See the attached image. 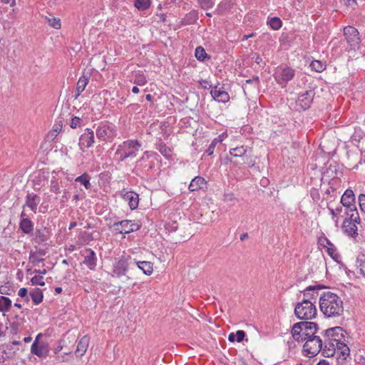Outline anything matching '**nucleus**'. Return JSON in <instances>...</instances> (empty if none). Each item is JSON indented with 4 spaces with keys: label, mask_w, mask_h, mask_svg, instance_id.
<instances>
[{
    "label": "nucleus",
    "mask_w": 365,
    "mask_h": 365,
    "mask_svg": "<svg viewBox=\"0 0 365 365\" xmlns=\"http://www.w3.org/2000/svg\"><path fill=\"white\" fill-rule=\"evenodd\" d=\"M30 296L31 297L33 302L35 304H39L43 301V292L41 289H40L39 288L33 289L30 292Z\"/></svg>",
    "instance_id": "nucleus-28"
},
{
    "label": "nucleus",
    "mask_w": 365,
    "mask_h": 365,
    "mask_svg": "<svg viewBox=\"0 0 365 365\" xmlns=\"http://www.w3.org/2000/svg\"><path fill=\"white\" fill-rule=\"evenodd\" d=\"M15 354V351L11 345L4 344L0 346V363L12 358Z\"/></svg>",
    "instance_id": "nucleus-19"
},
{
    "label": "nucleus",
    "mask_w": 365,
    "mask_h": 365,
    "mask_svg": "<svg viewBox=\"0 0 365 365\" xmlns=\"http://www.w3.org/2000/svg\"><path fill=\"white\" fill-rule=\"evenodd\" d=\"M75 181L83 185L87 190L91 188L90 178L87 173L78 176L75 179Z\"/></svg>",
    "instance_id": "nucleus-33"
},
{
    "label": "nucleus",
    "mask_w": 365,
    "mask_h": 365,
    "mask_svg": "<svg viewBox=\"0 0 365 365\" xmlns=\"http://www.w3.org/2000/svg\"><path fill=\"white\" fill-rule=\"evenodd\" d=\"M247 150L246 147L241 145L235 148H232L230 151V153L234 157H242L245 155Z\"/></svg>",
    "instance_id": "nucleus-35"
},
{
    "label": "nucleus",
    "mask_w": 365,
    "mask_h": 365,
    "mask_svg": "<svg viewBox=\"0 0 365 365\" xmlns=\"http://www.w3.org/2000/svg\"><path fill=\"white\" fill-rule=\"evenodd\" d=\"M318 328L317 324L311 322H302L296 323L292 329V335L294 339H299V332L304 335V340L316 335Z\"/></svg>",
    "instance_id": "nucleus-4"
},
{
    "label": "nucleus",
    "mask_w": 365,
    "mask_h": 365,
    "mask_svg": "<svg viewBox=\"0 0 365 365\" xmlns=\"http://www.w3.org/2000/svg\"><path fill=\"white\" fill-rule=\"evenodd\" d=\"M359 270L360 272L365 276V258L364 260H363L361 264H359Z\"/></svg>",
    "instance_id": "nucleus-56"
},
{
    "label": "nucleus",
    "mask_w": 365,
    "mask_h": 365,
    "mask_svg": "<svg viewBox=\"0 0 365 365\" xmlns=\"http://www.w3.org/2000/svg\"><path fill=\"white\" fill-rule=\"evenodd\" d=\"M319 308L324 316L329 318L337 317L344 313L342 299L330 291L323 292L320 294Z\"/></svg>",
    "instance_id": "nucleus-1"
},
{
    "label": "nucleus",
    "mask_w": 365,
    "mask_h": 365,
    "mask_svg": "<svg viewBox=\"0 0 365 365\" xmlns=\"http://www.w3.org/2000/svg\"><path fill=\"white\" fill-rule=\"evenodd\" d=\"M235 334L234 333H230L228 336V340L231 342H233L235 341Z\"/></svg>",
    "instance_id": "nucleus-59"
},
{
    "label": "nucleus",
    "mask_w": 365,
    "mask_h": 365,
    "mask_svg": "<svg viewBox=\"0 0 365 365\" xmlns=\"http://www.w3.org/2000/svg\"><path fill=\"white\" fill-rule=\"evenodd\" d=\"M94 143V133L90 128H86L81 135L79 140V145L82 148H90Z\"/></svg>",
    "instance_id": "nucleus-17"
},
{
    "label": "nucleus",
    "mask_w": 365,
    "mask_h": 365,
    "mask_svg": "<svg viewBox=\"0 0 365 365\" xmlns=\"http://www.w3.org/2000/svg\"><path fill=\"white\" fill-rule=\"evenodd\" d=\"M223 200L226 202L235 203L237 201V199L235 197V195L233 192H225V194H224Z\"/></svg>",
    "instance_id": "nucleus-44"
},
{
    "label": "nucleus",
    "mask_w": 365,
    "mask_h": 365,
    "mask_svg": "<svg viewBox=\"0 0 365 365\" xmlns=\"http://www.w3.org/2000/svg\"><path fill=\"white\" fill-rule=\"evenodd\" d=\"M296 341H304V335L303 334L302 332H299V339H295Z\"/></svg>",
    "instance_id": "nucleus-60"
},
{
    "label": "nucleus",
    "mask_w": 365,
    "mask_h": 365,
    "mask_svg": "<svg viewBox=\"0 0 365 365\" xmlns=\"http://www.w3.org/2000/svg\"><path fill=\"white\" fill-rule=\"evenodd\" d=\"M31 283L32 285L43 286L45 284L43 277L41 275H36L33 277L31 279Z\"/></svg>",
    "instance_id": "nucleus-42"
},
{
    "label": "nucleus",
    "mask_w": 365,
    "mask_h": 365,
    "mask_svg": "<svg viewBox=\"0 0 365 365\" xmlns=\"http://www.w3.org/2000/svg\"><path fill=\"white\" fill-rule=\"evenodd\" d=\"M40 202V198L36 195L28 194L26 197V205L36 212L37 205Z\"/></svg>",
    "instance_id": "nucleus-24"
},
{
    "label": "nucleus",
    "mask_w": 365,
    "mask_h": 365,
    "mask_svg": "<svg viewBox=\"0 0 365 365\" xmlns=\"http://www.w3.org/2000/svg\"><path fill=\"white\" fill-rule=\"evenodd\" d=\"M141 144L136 140H128L119 145L115 155L120 156V160L123 161L128 158L135 157L140 150Z\"/></svg>",
    "instance_id": "nucleus-2"
},
{
    "label": "nucleus",
    "mask_w": 365,
    "mask_h": 365,
    "mask_svg": "<svg viewBox=\"0 0 365 365\" xmlns=\"http://www.w3.org/2000/svg\"><path fill=\"white\" fill-rule=\"evenodd\" d=\"M195 57L199 61H204L207 57V53L202 46H197L195 49Z\"/></svg>",
    "instance_id": "nucleus-39"
},
{
    "label": "nucleus",
    "mask_w": 365,
    "mask_h": 365,
    "mask_svg": "<svg viewBox=\"0 0 365 365\" xmlns=\"http://www.w3.org/2000/svg\"><path fill=\"white\" fill-rule=\"evenodd\" d=\"M294 314L299 319H312L317 315V308L314 305V302L307 299H303L302 302L296 304Z\"/></svg>",
    "instance_id": "nucleus-3"
},
{
    "label": "nucleus",
    "mask_w": 365,
    "mask_h": 365,
    "mask_svg": "<svg viewBox=\"0 0 365 365\" xmlns=\"http://www.w3.org/2000/svg\"><path fill=\"white\" fill-rule=\"evenodd\" d=\"M344 34L346 37L347 43L350 46L351 48L354 49L355 47H356L359 44V34L356 28L351 26H346L344 29Z\"/></svg>",
    "instance_id": "nucleus-12"
},
{
    "label": "nucleus",
    "mask_w": 365,
    "mask_h": 365,
    "mask_svg": "<svg viewBox=\"0 0 365 365\" xmlns=\"http://www.w3.org/2000/svg\"><path fill=\"white\" fill-rule=\"evenodd\" d=\"M341 203L346 207V213H351V211L358 212L355 203V195L353 190L347 189L341 198Z\"/></svg>",
    "instance_id": "nucleus-13"
},
{
    "label": "nucleus",
    "mask_w": 365,
    "mask_h": 365,
    "mask_svg": "<svg viewBox=\"0 0 365 365\" xmlns=\"http://www.w3.org/2000/svg\"><path fill=\"white\" fill-rule=\"evenodd\" d=\"M85 252L86 255L83 262L91 269H93L96 264V253L91 249L86 250Z\"/></svg>",
    "instance_id": "nucleus-22"
},
{
    "label": "nucleus",
    "mask_w": 365,
    "mask_h": 365,
    "mask_svg": "<svg viewBox=\"0 0 365 365\" xmlns=\"http://www.w3.org/2000/svg\"><path fill=\"white\" fill-rule=\"evenodd\" d=\"M133 83L138 86H144L147 83V79L143 73H137L135 75Z\"/></svg>",
    "instance_id": "nucleus-38"
},
{
    "label": "nucleus",
    "mask_w": 365,
    "mask_h": 365,
    "mask_svg": "<svg viewBox=\"0 0 365 365\" xmlns=\"http://www.w3.org/2000/svg\"><path fill=\"white\" fill-rule=\"evenodd\" d=\"M344 330L339 327L328 329L322 334L324 337V349H327L328 344L332 343L333 340L336 342L341 341L344 339ZM333 344H335L333 342Z\"/></svg>",
    "instance_id": "nucleus-8"
},
{
    "label": "nucleus",
    "mask_w": 365,
    "mask_h": 365,
    "mask_svg": "<svg viewBox=\"0 0 365 365\" xmlns=\"http://www.w3.org/2000/svg\"><path fill=\"white\" fill-rule=\"evenodd\" d=\"M324 287L321 285H315V286H309L303 291V295L304 297V299H307L310 302L312 300H316L317 297L319 296L322 293H319V291L323 289Z\"/></svg>",
    "instance_id": "nucleus-15"
},
{
    "label": "nucleus",
    "mask_w": 365,
    "mask_h": 365,
    "mask_svg": "<svg viewBox=\"0 0 365 365\" xmlns=\"http://www.w3.org/2000/svg\"><path fill=\"white\" fill-rule=\"evenodd\" d=\"M51 190L56 193L60 192V188L56 182H52L51 186Z\"/></svg>",
    "instance_id": "nucleus-53"
},
{
    "label": "nucleus",
    "mask_w": 365,
    "mask_h": 365,
    "mask_svg": "<svg viewBox=\"0 0 365 365\" xmlns=\"http://www.w3.org/2000/svg\"><path fill=\"white\" fill-rule=\"evenodd\" d=\"M127 270V265L125 262L123 260H120L118 262L117 266L115 267V272L117 275H120V274H125Z\"/></svg>",
    "instance_id": "nucleus-37"
},
{
    "label": "nucleus",
    "mask_w": 365,
    "mask_h": 365,
    "mask_svg": "<svg viewBox=\"0 0 365 365\" xmlns=\"http://www.w3.org/2000/svg\"><path fill=\"white\" fill-rule=\"evenodd\" d=\"M314 92L313 91H307L304 93L300 95L298 97V100L297 101V105L299 106L303 110H306L308 108L314 98Z\"/></svg>",
    "instance_id": "nucleus-16"
},
{
    "label": "nucleus",
    "mask_w": 365,
    "mask_h": 365,
    "mask_svg": "<svg viewBox=\"0 0 365 365\" xmlns=\"http://www.w3.org/2000/svg\"><path fill=\"white\" fill-rule=\"evenodd\" d=\"M114 226L116 227V230H118L120 233L125 234L136 231L140 227L138 223H135L131 220H123L121 222L115 223Z\"/></svg>",
    "instance_id": "nucleus-14"
},
{
    "label": "nucleus",
    "mask_w": 365,
    "mask_h": 365,
    "mask_svg": "<svg viewBox=\"0 0 365 365\" xmlns=\"http://www.w3.org/2000/svg\"><path fill=\"white\" fill-rule=\"evenodd\" d=\"M235 336H236L237 341L241 342L245 336V333L242 330H239L236 332Z\"/></svg>",
    "instance_id": "nucleus-50"
},
{
    "label": "nucleus",
    "mask_w": 365,
    "mask_h": 365,
    "mask_svg": "<svg viewBox=\"0 0 365 365\" xmlns=\"http://www.w3.org/2000/svg\"><path fill=\"white\" fill-rule=\"evenodd\" d=\"M269 24L274 30H277L282 26V21L277 17H273L269 21Z\"/></svg>",
    "instance_id": "nucleus-40"
},
{
    "label": "nucleus",
    "mask_w": 365,
    "mask_h": 365,
    "mask_svg": "<svg viewBox=\"0 0 365 365\" xmlns=\"http://www.w3.org/2000/svg\"><path fill=\"white\" fill-rule=\"evenodd\" d=\"M247 237H248V234H247V232L243 233V234H242V235H240V240H241L242 241H243L244 240H245V239H246V238H247Z\"/></svg>",
    "instance_id": "nucleus-62"
},
{
    "label": "nucleus",
    "mask_w": 365,
    "mask_h": 365,
    "mask_svg": "<svg viewBox=\"0 0 365 365\" xmlns=\"http://www.w3.org/2000/svg\"><path fill=\"white\" fill-rule=\"evenodd\" d=\"M21 230L26 234L31 233L34 230L32 222L28 218L21 219L19 224Z\"/></svg>",
    "instance_id": "nucleus-27"
},
{
    "label": "nucleus",
    "mask_w": 365,
    "mask_h": 365,
    "mask_svg": "<svg viewBox=\"0 0 365 365\" xmlns=\"http://www.w3.org/2000/svg\"><path fill=\"white\" fill-rule=\"evenodd\" d=\"M201 7L204 9H208L213 5L212 0H198Z\"/></svg>",
    "instance_id": "nucleus-46"
},
{
    "label": "nucleus",
    "mask_w": 365,
    "mask_h": 365,
    "mask_svg": "<svg viewBox=\"0 0 365 365\" xmlns=\"http://www.w3.org/2000/svg\"><path fill=\"white\" fill-rule=\"evenodd\" d=\"M252 80H253L254 83H255L256 84H258L259 83V78L258 76H254Z\"/></svg>",
    "instance_id": "nucleus-64"
},
{
    "label": "nucleus",
    "mask_w": 365,
    "mask_h": 365,
    "mask_svg": "<svg viewBox=\"0 0 365 365\" xmlns=\"http://www.w3.org/2000/svg\"><path fill=\"white\" fill-rule=\"evenodd\" d=\"M89 81V77L86 76H82L77 82L76 86V98L79 96V95L85 90L88 83Z\"/></svg>",
    "instance_id": "nucleus-26"
},
{
    "label": "nucleus",
    "mask_w": 365,
    "mask_h": 365,
    "mask_svg": "<svg viewBox=\"0 0 365 365\" xmlns=\"http://www.w3.org/2000/svg\"><path fill=\"white\" fill-rule=\"evenodd\" d=\"M358 200L361 210L365 213V195L360 194Z\"/></svg>",
    "instance_id": "nucleus-47"
},
{
    "label": "nucleus",
    "mask_w": 365,
    "mask_h": 365,
    "mask_svg": "<svg viewBox=\"0 0 365 365\" xmlns=\"http://www.w3.org/2000/svg\"><path fill=\"white\" fill-rule=\"evenodd\" d=\"M11 307V301L9 298L6 297H1L0 298V312H7Z\"/></svg>",
    "instance_id": "nucleus-32"
},
{
    "label": "nucleus",
    "mask_w": 365,
    "mask_h": 365,
    "mask_svg": "<svg viewBox=\"0 0 365 365\" xmlns=\"http://www.w3.org/2000/svg\"><path fill=\"white\" fill-rule=\"evenodd\" d=\"M346 215L342 225V229L349 236L354 237L358 235L356 224L360 222L359 213L351 211V213H346Z\"/></svg>",
    "instance_id": "nucleus-6"
},
{
    "label": "nucleus",
    "mask_w": 365,
    "mask_h": 365,
    "mask_svg": "<svg viewBox=\"0 0 365 365\" xmlns=\"http://www.w3.org/2000/svg\"><path fill=\"white\" fill-rule=\"evenodd\" d=\"M27 294H28V290L26 288H21L18 292V295L21 297L26 298V302H28L29 300Z\"/></svg>",
    "instance_id": "nucleus-49"
},
{
    "label": "nucleus",
    "mask_w": 365,
    "mask_h": 365,
    "mask_svg": "<svg viewBox=\"0 0 365 365\" xmlns=\"http://www.w3.org/2000/svg\"><path fill=\"white\" fill-rule=\"evenodd\" d=\"M43 255V252L31 253L29 255V261L34 265L37 266L43 259L41 257Z\"/></svg>",
    "instance_id": "nucleus-30"
},
{
    "label": "nucleus",
    "mask_w": 365,
    "mask_h": 365,
    "mask_svg": "<svg viewBox=\"0 0 365 365\" xmlns=\"http://www.w3.org/2000/svg\"><path fill=\"white\" fill-rule=\"evenodd\" d=\"M42 336L41 334H38L36 337L31 347V352L41 358H46L49 353L48 345L46 343L38 342L39 339Z\"/></svg>",
    "instance_id": "nucleus-9"
},
{
    "label": "nucleus",
    "mask_w": 365,
    "mask_h": 365,
    "mask_svg": "<svg viewBox=\"0 0 365 365\" xmlns=\"http://www.w3.org/2000/svg\"><path fill=\"white\" fill-rule=\"evenodd\" d=\"M317 365H329V364L326 360H322Z\"/></svg>",
    "instance_id": "nucleus-61"
},
{
    "label": "nucleus",
    "mask_w": 365,
    "mask_h": 365,
    "mask_svg": "<svg viewBox=\"0 0 365 365\" xmlns=\"http://www.w3.org/2000/svg\"><path fill=\"white\" fill-rule=\"evenodd\" d=\"M132 92L133 93H138L139 92V88L137 86H134L132 88Z\"/></svg>",
    "instance_id": "nucleus-63"
},
{
    "label": "nucleus",
    "mask_w": 365,
    "mask_h": 365,
    "mask_svg": "<svg viewBox=\"0 0 365 365\" xmlns=\"http://www.w3.org/2000/svg\"><path fill=\"white\" fill-rule=\"evenodd\" d=\"M138 267L141 269L144 274L150 275L153 271V263L148 261L137 262Z\"/></svg>",
    "instance_id": "nucleus-25"
},
{
    "label": "nucleus",
    "mask_w": 365,
    "mask_h": 365,
    "mask_svg": "<svg viewBox=\"0 0 365 365\" xmlns=\"http://www.w3.org/2000/svg\"><path fill=\"white\" fill-rule=\"evenodd\" d=\"M157 149L163 156H165L167 158L170 157L172 155L171 148L168 147L165 143L162 142L158 144Z\"/></svg>",
    "instance_id": "nucleus-31"
},
{
    "label": "nucleus",
    "mask_w": 365,
    "mask_h": 365,
    "mask_svg": "<svg viewBox=\"0 0 365 365\" xmlns=\"http://www.w3.org/2000/svg\"><path fill=\"white\" fill-rule=\"evenodd\" d=\"M150 153L148 151H145L143 153V155H142V157L140 158V159L139 160V162L148 159L150 158Z\"/></svg>",
    "instance_id": "nucleus-57"
},
{
    "label": "nucleus",
    "mask_w": 365,
    "mask_h": 365,
    "mask_svg": "<svg viewBox=\"0 0 365 365\" xmlns=\"http://www.w3.org/2000/svg\"><path fill=\"white\" fill-rule=\"evenodd\" d=\"M36 239L38 242H45L48 239V230L46 227L36 231Z\"/></svg>",
    "instance_id": "nucleus-29"
},
{
    "label": "nucleus",
    "mask_w": 365,
    "mask_h": 365,
    "mask_svg": "<svg viewBox=\"0 0 365 365\" xmlns=\"http://www.w3.org/2000/svg\"><path fill=\"white\" fill-rule=\"evenodd\" d=\"M34 273H38V275H41V276H42L43 274H46V269H42V270H40V269L37 270V269H35V270L34 271Z\"/></svg>",
    "instance_id": "nucleus-58"
},
{
    "label": "nucleus",
    "mask_w": 365,
    "mask_h": 365,
    "mask_svg": "<svg viewBox=\"0 0 365 365\" xmlns=\"http://www.w3.org/2000/svg\"><path fill=\"white\" fill-rule=\"evenodd\" d=\"M96 134L100 141L110 140L115 135L113 126L107 124L99 125L96 129Z\"/></svg>",
    "instance_id": "nucleus-11"
},
{
    "label": "nucleus",
    "mask_w": 365,
    "mask_h": 365,
    "mask_svg": "<svg viewBox=\"0 0 365 365\" xmlns=\"http://www.w3.org/2000/svg\"><path fill=\"white\" fill-rule=\"evenodd\" d=\"M62 125H63V123H62V120L60 119L58 121H57L54 124V125L53 127V130H54L58 133H59L61 131Z\"/></svg>",
    "instance_id": "nucleus-51"
},
{
    "label": "nucleus",
    "mask_w": 365,
    "mask_h": 365,
    "mask_svg": "<svg viewBox=\"0 0 365 365\" xmlns=\"http://www.w3.org/2000/svg\"><path fill=\"white\" fill-rule=\"evenodd\" d=\"M125 200L128 201L130 208L135 210L138 206V195L133 192H125L123 194Z\"/></svg>",
    "instance_id": "nucleus-21"
},
{
    "label": "nucleus",
    "mask_w": 365,
    "mask_h": 365,
    "mask_svg": "<svg viewBox=\"0 0 365 365\" xmlns=\"http://www.w3.org/2000/svg\"><path fill=\"white\" fill-rule=\"evenodd\" d=\"M222 142V139H214L211 144L210 145L209 148L205 151L207 155H211L214 152L216 145Z\"/></svg>",
    "instance_id": "nucleus-41"
},
{
    "label": "nucleus",
    "mask_w": 365,
    "mask_h": 365,
    "mask_svg": "<svg viewBox=\"0 0 365 365\" xmlns=\"http://www.w3.org/2000/svg\"><path fill=\"white\" fill-rule=\"evenodd\" d=\"M151 0H134V6L141 11L148 9L150 6Z\"/></svg>",
    "instance_id": "nucleus-34"
},
{
    "label": "nucleus",
    "mask_w": 365,
    "mask_h": 365,
    "mask_svg": "<svg viewBox=\"0 0 365 365\" xmlns=\"http://www.w3.org/2000/svg\"><path fill=\"white\" fill-rule=\"evenodd\" d=\"M333 343L328 344V346H327V349H324L322 351V354L326 357H331L334 356L335 354L337 355H342L343 356L346 357L349 354V347L343 342L341 340V341L336 342L334 340H333Z\"/></svg>",
    "instance_id": "nucleus-7"
},
{
    "label": "nucleus",
    "mask_w": 365,
    "mask_h": 365,
    "mask_svg": "<svg viewBox=\"0 0 365 365\" xmlns=\"http://www.w3.org/2000/svg\"><path fill=\"white\" fill-rule=\"evenodd\" d=\"M304 341L303 351L307 356L310 355V356H312L317 355L319 351L322 352L324 346L323 336L315 335Z\"/></svg>",
    "instance_id": "nucleus-5"
},
{
    "label": "nucleus",
    "mask_w": 365,
    "mask_h": 365,
    "mask_svg": "<svg viewBox=\"0 0 365 365\" xmlns=\"http://www.w3.org/2000/svg\"><path fill=\"white\" fill-rule=\"evenodd\" d=\"M67 356H70L71 357L73 356L72 351L70 349H68L66 352H64L63 354H60L57 356V360L60 362H66L68 361V359L66 357Z\"/></svg>",
    "instance_id": "nucleus-43"
},
{
    "label": "nucleus",
    "mask_w": 365,
    "mask_h": 365,
    "mask_svg": "<svg viewBox=\"0 0 365 365\" xmlns=\"http://www.w3.org/2000/svg\"><path fill=\"white\" fill-rule=\"evenodd\" d=\"M210 94L215 101L221 103H226L230 99V96L227 92L224 91L222 88L215 86L212 88Z\"/></svg>",
    "instance_id": "nucleus-18"
},
{
    "label": "nucleus",
    "mask_w": 365,
    "mask_h": 365,
    "mask_svg": "<svg viewBox=\"0 0 365 365\" xmlns=\"http://www.w3.org/2000/svg\"><path fill=\"white\" fill-rule=\"evenodd\" d=\"M58 133L56 131H55L54 130H51L48 133V135H47V138L49 139V140H54L56 136L58 135Z\"/></svg>",
    "instance_id": "nucleus-54"
},
{
    "label": "nucleus",
    "mask_w": 365,
    "mask_h": 365,
    "mask_svg": "<svg viewBox=\"0 0 365 365\" xmlns=\"http://www.w3.org/2000/svg\"><path fill=\"white\" fill-rule=\"evenodd\" d=\"M64 347H67L66 340L63 339L59 342V344L55 348L54 353L58 354Z\"/></svg>",
    "instance_id": "nucleus-48"
},
{
    "label": "nucleus",
    "mask_w": 365,
    "mask_h": 365,
    "mask_svg": "<svg viewBox=\"0 0 365 365\" xmlns=\"http://www.w3.org/2000/svg\"><path fill=\"white\" fill-rule=\"evenodd\" d=\"M294 76V71L289 67H278L274 73V78L279 84L287 83Z\"/></svg>",
    "instance_id": "nucleus-10"
},
{
    "label": "nucleus",
    "mask_w": 365,
    "mask_h": 365,
    "mask_svg": "<svg viewBox=\"0 0 365 365\" xmlns=\"http://www.w3.org/2000/svg\"><path fill=\"white\" fill-rule=\"evenodd\" d=\"M344 2L345 5L351 6V8H354L356 4V0H344Z\"/></svg>",
    "instance_id": "nucleus-55"
},
{
    "label": "nucleus",
    "mask_w": 365,
    "mask_h": 365,
    "mask_svg": "<svg viewBox=\"0 0 365 365\" xmlns=\"http://www.w3.org/2000/svg\"><path fill=\"white\" fill-rule=\"evenodd\" d=\"M205 184L206 182L203 178L200 176L195 177L192 180L189 185V190L192 192L198 190L202 188Z\"/></svg>",
    "instance_id": "nucleus-23"
},
{
    "label": "nucleus",
    "mask_w": 365,
    "mask_h": 365,
    "mask_svg": "<svg viewBox=\"0 0 365 365\" xmlns=\"http://www.w3.org/2000/svg\"><path fill=\"white\" fill-rule=\"evenodd\" d=\"M81 119L78 117H75L71 120V127L73 128H77L80 125Z\"/></svg>",
    "instance_id": "nucleus-52"
},
{
    "label": "nucleus",
    "mask_w": 365,
    "mask_h": 365,
    "mask_svg": "<svg viewBox=\"0 0 365 365\" xmlns=\"http://www.w3.org/2000/svg\"><path fill=\"white\" fill-rule=\"evenodd\" d=\"M89 344V338L83 336L78 343L75 354L77 357L81 358L87 351Z\"/></svg>",
    "instance_id": "nucleus-20"
},
{
    "label": "nucleus",
    "mask_w": 365,
    "mask_h": 365,
    "mask_svg": "<svg viewBox=\"0 0 365 365\" xmlns=\"http://www.w3.org/2000/svg\"><path fill=\"white\" fill-rule=\"evenodd\" d=\"M49 25L54 29H58L61 28V22L59 19L49 18L48 19Z\"/></svg>",
    "instance_id": "nucleus-45"
},
{
    "label": "nucleus",
    "mask_w": 365,
    "mask_h": 365,
    "mask_svg": "<svg viewBox=\"0 0 365 365\" xmlns=\"http://www.w3.org/2000/svg\"><path fill=\"white\" fill-rule=\"evenodd\" d=\"M310 67L312 68V70L320 73L325 69V64H324L320 61L315 60L312 61V63H310Z\"/></svg>",
    "instance_id": "nucleus-36"
}]
</instances>
